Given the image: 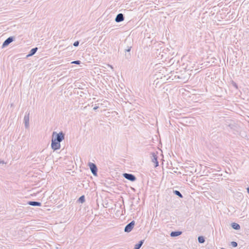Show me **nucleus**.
<instances>
[{
  "label": "nucleus",
  "instance_id": "nucleus-13",
  "mask_svg": "<svg viewBox=\"0 0 249 249\" xmlns=\"http://www.w3.org/2000/svg\"><path fill=\"white\" fill-rule=\"evenodd\" d=\"M144 243V240H142L139 242L135 245L134 249H140Z\"/></svg>",
  "mask_w": 249,
  "mask_h": 249
},
{
  "label": "nucleus",
  "instance_id": "nucleus-20",
  "mask_svg": "<svg viewBox=\"0 0 249 249\" xmlns=\"http://www.w3.org/2000/svg\"><path fill=\"white\" fill-rule=\"evenodd\" d=\"M79 42L78 41H76L75 42H74L73 43V46H75V47H77L79 45Z\"/></svg>",
  "mask_w": 249,
  "mask_h": 249
},
{
  "label": "nucleus",
  "instance_id": "nucleus-10",
  "mask_svg": "<svg viewBox=\"0 0 249 249\" xmlns=\"http://www.w3.org/2000/svg\"><path fill=\"white\" fill-rule=\"evenodd\" d=\"M28 204L33 206H40L41 205V203L37 201H29Z\"/></svg>",
  "mask_w": 249,
  "mask_h": 249
},
{
  "label": "nucleus",
  "instance_id": "nucleus-16",
  "mask_svg": "<svg viewBox=\"0 0 249 249\" xmlns=\"http://www.w3.org/2000/svg\"><path fill=\"white\" fill-rule=\"evenodd\" d=\"M198 241L199 243H203L205 242V239L204 237L200 236L198 237Z\"/></svg>",
  "mask_w": 249,
  "mask_h": 249
},
{
  "label": "nucleus",
  "instance_id": "nucleus-28",
  "mask_svg": "<svg viewBox=\"0 0 249 249\" xmlns=\"http://www.w3.org/2000/svg\"><path fill=\"white\" fill-rule=\"evenodd\" d=\"M0 162L2 163H4V161H3V160L2 161H0Z\"/></svg>",
  "mask_w": 249,
  "mask_h": 249
},
{
  "label": "nucleus",
  "instance_id": "nucleus-22",
  "mask_svg": "<svg viewBox=\"0 0 249 249\" xmlns=\"http://www.w3.org/2000/svg\"><path fill=\"white\" fill-rule=\"evenodd\" d=\"M131 47H128V49L125 50V52H129L131 50Z\"/></svg>",
  "mask_w": 249,
  "mask_h": 249
},
{
  "label": "nucleus",
  "instance_id": "nucleus-12",
  "mask_svg": "<svg viewBox=\"0 0 249 249\" xmlns=\"http://www.w3.org/2000/svg\"><path fill=\"white\" fill-rule=\"evenodd\" d=\"M182 232L179 231H172L170 233L171 237H176L181 234Z\"/></svg>",
  "mask_w": 249,
  "mask_h": 249
},
{
  "label": "nucleus",
  "instance_id": "nucleus-26",
  "mask_svg": "<svg viewBox=\"0 0 249 249\" xmlns=\"http://www.w3.org/2000/svg\"><path fill=\"white\" fill-rule=\"evenodd\" d=\"M108 66L109 67H110L112 69H113V67H112V66L109 65H108Z\"/></svg>",
  "mask_w": 249,
  "mask_h": 249
},
{
  "label": "nucleus",
  "instance_id": "nucleus-2",
  "mask_svg": "<svg viewBox=\"0 0 249 249\" xmlns=\"http://www.w3.org/2000/svg\"><path fill=\"white\" fill-rule=\"evenodd\" d=\"M134 225H135L134 221H132L131 222H130L129 223L127 224L124 228V232H130L133 229Z\"/></svg>",
  "mask_w": 249,
  "mask_h": 249
},
{
  "label": "nucleus",
  "instance_id": "nucleus-6",
  "mask_svg": "<svg viewBox=\"0 0 249 249\" xmlns=\"http://www.w3.org/2000/svg\"><path fill=\"white\" fill-rule=\"evenodd\" d=\"M14 39L15 38L13 36H10L7 38L3 43L2 45V48L7 46L10 43L14 41Z\"/></svg>",
  "mask_w": 249,
  "mask_h": 249
},
{
  "label": "nucleus",
  "instance_id": "nucleus-27",
  "mask_svg": "<svg viewBox=\"0 0 249 249\" xmlns=\"http://www.w3.org/2000/svg\"><path fill=\"white\" fill-rule=\"evenodd\" d=\"M247 192L249 194V187L247 188Z\"/></svg>",
  "mask_w": 249,
  "mask_h": 249
},
{
  "label": "nucleus",
  "instance_id": "nucleus-18",
  "mask_svg": "<svg viewBox=\"0 0 249 249\" xmlns=\"http://www.w3.org/2000/svg\"><path fill=\"white\" fill-rule=\"evenodd\" d=\"M231 244L233 247H236L238 245L237 243L234 241L231 242Z\"/></svg>",
  "mask_w": 249,
  "mask_h": 249
},
{
  "label": "nucleus",
  "instance_id": "nucleus-1",
  "mask_svg": "<svg viewBox=\"0 0 249 249\" xmlns=\"http://www.w3.org/2000/svg\"><path fill=\"white\" fill-rule=\"evenodd\" d=\"M52 136V139L58 142H62L65 138V135L62 131L58 133L53 132Z\"/></svg>",
  "mask_w": 249,
  "mask_h": 249
},
{
  "label": "nucleus",
  "instance_id": "nucleus-14",
  "mask_svg": "<svg viewBox=\"0 0 249 249\" xmlns=\"http://www.w3.org/2000/svg\"><path fill=\"white\" fill-rule=\"evenodd\" d=\"M231 227L233 229L236 230H238L240 228V225L236 223H232L231 224Z\"/></svg>",
  "mask_w": 249,
  "mask_h": 249
},
{
  "label": "nucleus",
  "instance_id": "nucleus-9",
  "mask_svg": "<svg viewBox=\"0 0 249 249\" xmlns=\"http://www.w3.org/2000/svg\"><path fill=\"white\" fill-rule=\"evenodd\" d=\"M124 20V17L123 14H118L115 18V21L116 22H120Z\"/></svg>",
  "mask_w": 249,
  "mask_h": 249
},
{
  "label": "nucleus",
  "instance_id": "nucleus-11",
  "mask_svg": "<svg viewBox=\"0 0 249 249\" xmlns=\"http://www.w3.org/2000/svg\"><path fill=\"white\" fill-rule=\"evenodd\" d=\"M37 50H38V49L37 47L32 49L31 50V51H30L29 53L27 55V56L29 57V56L33 55L34 54H35V53L36 52Z\"/></svg>",
  "mask_w": 249,
  "mask_h": 249
},
{
  "label": "nucleus",
  "instance_id": "nucleus-7",
  "mask_svg": "<svg viewBox=\"0 0 249 249\" xmlns=\"http://www.w3.org/2000/svg\"><path fill=\"white\" fill-rule=\"evenodd\" d=\"M29 116L30 112H26L24 117V122L25 124V126L26 128H28L29 126Z\"/></svg>",
  "mask_w": 249,
  "mask_h": 249
},
{
  "label": "nucleus",
  "instance_id": "nucleus-17",
  "mask_svg": "<svg viewBox=\"0 0 249 249\" xmlns=\"http://www.w3.org/2000/svg\"><path fill=\"white\" fill-rule=\"evenodd\" d=\"M78 202H80V203H83L85 202V196H81L78 200Z\"/></svg>",
  "mask_w": 249,
  "mask_h": 249
},
{
  "label": "nucleus",
  "instance_id": "nucleus-29",
  "mask_svg": "<svg viewBox=\"0 0 249 249\" xmlns=\"http://www.w3.org/2000/svg\"><path fill=\"white\" fill-rule=\"evenodd\" d=\"M221 249H224V248H221Z\"/></svg>",
  "mask_w": 249,
  "mask_h": 249
},
{
  "label": "nucleus",
  "instance_id": "nucleus-5",
  "mask_svg": "<svg viewBox=\"0 0 249 249\" xmlns=\"http://www.w3.org/2000/svg\"><path fill=\"white\" fill-rule=\"evenodd\" d=\"M123 177L131 181H134L136 180V177L131 174L124 173L123 174Z\"/></svg>",
  "mask_w": 249,
  "mask_h": 249
},
{
  "label": "nucleus",
  "instance_id": "nucleus-24",
  "mask_svg": "<svg viewBox=\"0 0 249 249\" xmlns=\"http://www.w3.org/2000/svg\"><path fill=\"white\" fill-rule=\"evenodd\" d=\"M98 108V106H96V107H94L93 109L94 110H96Z\"/></svg>",
  "mask_w": 249,
  "mask_h": 249
},
{
  "label": "nucleus",
  "instance_id": "nucleus-4",
  "mask_svg": "<svg viewBox=\"0 0 249 249\" xmlns=\"http://www.w3.org/2000/svg\"><path fill=\"white\" fill-rule=\"evenodd\" d=\"M51 147L53 150L59 149L60 148V142H58L57 141H54L52 139Z\"/></svg>",
  "mask_w": 249,
  "mask_h": 249
},
{
  "label": "nucleus",
  "instance_id": "nucleus-15",
  "mask_svg": "<svg viewBox=\"0 0 249 249\" xmlns=\"http://www.w3.org/2000/svg\"><path fill=\"white\" fill-rule=\"evenodd\" d=\"M173 192L176 195L178 196L179 197H180V198L183 197V196L182 195V194L180 193V192L179 191H178V190H175V191H174Z\"/></svg>",
  "mask_w": 249,
  "mask_h": 249
},
{
  "label": "nucleus",
  "instance_id": "nucleus-3",
  "mask_svg": "<svg viewBox=\"0 0 249 249\" xmlns=\"http://www.w3.org/2000/svg\"><path fill=\"white\" fill-rule=\"evenodd\" d=\"M89 166L90 168L91 173L94 176H97V167L95 164L89 162Z\"/></svg>",
  "mask_w": 249,
  "mask_h": 249
},
{
  "label": "nucleus",
  "instance_id": "nucleus-19",
  "mask_svg": "<svg viewBox=\"0 0 249 249\" xmlns=\"http://www.w3.org/2000/svg\"><path fill=\"white\" fill-rule=\"evenodd\" d=\"M81 63V61L79 60H76L74 61L71 62L72 64H80Z\"/></svg>",
  "mask_w": 249,
  "mask_h": 249
},
{
  "label": "nucleus",
  "instance_id": "nucleus-8",
  "mask_svg": "<svg viewBox=\"0 0 249 249\" xmlns=\"http://www.w3.org/2000/svg\"><path fill=\"white\" fill-rule=\"evenodd\" d=\"M151 160L153 162L155 163V167L159 166V162L158 161V157L155 153H152Z\"/></svg>",
  "mask_w": 249,
  "mask_h": 249
},
{
  "label": "nucleus",
  "instance_id": "nucleus-23",
  "mask_svg": "<svg viewBox=\"0 0 249 249\" xmlns=\"http://www.w3.org/2000/svg\"><path fill=\"white\" fill-rule=\"evenodd\" d=\"M232 84H233V86H234L235 88H236V89H237V84H236L235 83L233 82Z\"/></svg>",
  "mask_w": 249,
  "mask_h": 249
},
{
  "label": "nucleus",
  "instance_id": "nucleus-21",
  "mask_svg": "<svg viewBox=\"0 0 249 249\" xmlns=\"http://www.w3.org/2000/svg\"><path fill=\"white\" fill-rule=\"evenodd\" d=\"M125 57L127 59H128L130 57V53H128V54H125Z\"/></svg>",
  "mask_w": 249,
  "mask_h": 249
},
{
  "label": "nucleus",
  "instance_id": "nucleus-25",
  "mask_svg": "<svg viewBox=\"0 0 249 249\" xmlns=\"http://www.w3.org/2000/svg\"><path fill=\"white\" fill-rule=\"evenodd\" d=\"M176 76H177V77H178V79H181V77H180V76H177V75H175V77H176Z\"/></svg>",
  "mask_w": 249,
  "mask_h": 249
}]
</instances>
